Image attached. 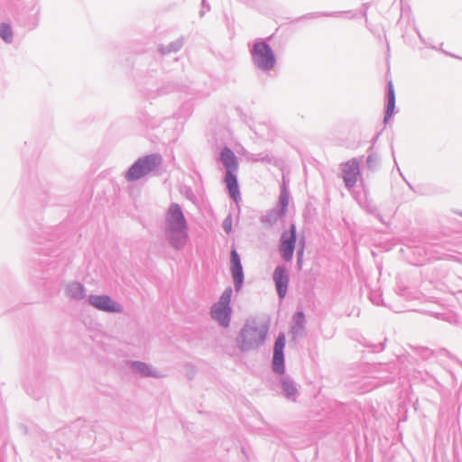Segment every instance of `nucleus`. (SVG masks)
Returning a JSON list of instances; mask_svg holds the SVG:
<instances>
[{
  "label": "nucleus",
  "mask_w": 462,
  "mask_h": 462,
  "mask_svg": "<svg viewBox=\"0 0 462 462\" xmlns=\"http://www.w3.org/2000/svg\"><path fill=\"white\" fill-rule=\"evenodd\" d=\"M220 160L226 169V172H235L238 169V161L235 153L229 148H224L220 154Z\"/></svg>",
  "instance_id": "9b49d317"
},
{
  "label": "nucleus",
  "mask_w": 462,
  "mask_h": 462,
  "mask_svg": "<svg viewBox=\"0 0 462 462\" xmlns=\"http://www.w3.org/2000/svg\"><path fill=\"white\" fill-rule=\"evenodd\" d=\"M296 244V226L291 225L289 231H284L282 234L279 252L284 261L290 262L292 260L293 253Z\"/></svg>",
  "instance_id": "39448f33"
},
{
  "label": "nucleus",
  "mask_w": 462,
  "mask_h": 462,
  "mask_svg": "<svg viewBox=\"0 0 462 462\" xmlns=\"http://www.w3.org/2000/svg\"><path fill=\"white\" fill-rule=\"evenodd\" d=\"M304 247H305V242H304V239L301 238V239H300L299 249H298V252H297L298 264L300 266L301 265L302 259H303Z\"/></svg>",
  "instance_id": "f3484780"
},
{
  "label": "nucleus",
  "mask_w": 462,
  "mask_h": 462,
  "mask_svg": "<svg viewBox=\"0 0 462 462\" xmlns=\"http://www.w3.org/2000/svg\"><path fill=\"white\" fill-rule=\"evenodd\" d=\"M388 100H395V94L393 90V86L392 82H389L388 85Z\"/></svg>",
  "instance_id": "aec40b11"
},
{
  "label": "nucleus",
  "mask_w": 462,
  "mask_h": 462,
  "mask_svg": "<svg viewBox=\"0 0 462 462\" xmlns=\"http://www.w3.org/2000/svg\"><path fill=\"white\" fill-rule=\"evenodd\" d=\"M167 223L171 233V239L175 247L182 246L186 239V223L180 208L178 205H172L168 213Z\"/></svg>",
  "instance_id": "f257e3e1"
},
{
  "label": "nucleus",
  "mask_w": 462,
  "mask_h": 462,
  "mask_svg": "<svg viewBox=\"0 0 462 462\" xmlns=\"http://www.w3.org/2000/svg\"><path fill=\"white\" fill-rule=\"evenodd\" d=\"M281 208L273 210L267 216V221L269 223L274 222L277 218H280L285 215L286 208L288 205V199L285 196L281 198Z\"/></svg>",
  "instance_id": "ddd939ff"
},
{
  "label": "nucleus",
  "mask_w": 462,
  "mask_h": 462,
  "mask_svg": "<svg viewBox=\"0 0 462 462\" xmlns=\"http://www.w3.org/2000/svg\"><path fill=\"white\" fill-rule=\"evenodd\" d=\"M225 182L231 198L237 201L240 197V191L236 175L233 172H226Z\"/></svg>",
  "instance_id": "f8f14e48"
},
{
  "label": "nucleus",
  "mask_w": 462,
  "mask_h": 462,
  "mask_svg": "<svg viewBox=\"0 0 462 462\" xmlns=\"http://www.w3.org/2000/svg\"><path fill=\"white\" fill-rule=\"evenodd\" d=\"M253 332H254V329L253 328H246L242 332V337H247L249 336H252Z\"/></svg>",
  "instance_id": "412c9836"
},
{
  "label": "nucleus",
  "mask_w": 462,
  "mask_h": 462,
  "mask_svg": "<svg viewBox=\"0 0 462 462\" xmlns=\"http://www.w3.org/2000/svg\"><path fill=\"white\" fill-rule=\"evenodd\" d=\"M68 291L72 298H82L84 295L83 287L79 283H73L69 285Z\"/></svg>",
  "instance_id": "4468645a"
},
{
  "label": "nucleus",
  "mask_w": 462,
  "mask_h": 462,
  "mask_svg": "<svg viewBox=\"0 0 462 462\" xmlns=\"http://www.w3.org/2000/svg\"><path fill=\"white\" fill-rule=\"evenodd\" d=\"M231 296L232 289L231 287H227L222 293L218 302L213 306L211 310L212 318L224 327H227L230 320L231 310L229 304Z\"/></svg>",
  "instance_id": "7ed1b4c3"
},
{
  "label": "nucleus",
  "mask_w": 462,
  "mask_h": 462,
  "mask_svg": "<svg viewBox=\"0 0 462 462\" xmlns=\"http://www.w3.org/2000/svg\"><path fill=\"white\" fill-rule=\"evenodd\" d=\"M273 280L275 282L278 294L281 298H283L286 294L287 286L289 282L286 271L283 267L278 266L273 273Z\"/></svg>",
  "instance_id": "9d476101"
},
{
  "label": "nucleus",
  "mask_w": 462,
  "mask_h": 462,
  "mask_svg": "<svg viewBox=\"0 0 462 462\" xmlns=\"http://www.w3.org/2000/svg\"><path fill=\"white\" fill-rule=\"evenodd\" d=\"M282 387H283V390L287 393L288 396H292L297 392V389L295 388L293 383H291V382H288V381H283L282 382Z\"/></svg>",
  "instance_id": "dca6fc26"
},
{
  "label": "nucleus",
  "mask_w": 462,
  "mask_h": 462,
  "mask_svg": "<svg viewBox=\"0 0 462 462\" xmlns=\"http://www.w3.org/2000/svg\"><path fill=\"white\" fill-rule=\"evenodd\" d=\"M343 179L347 187H353L359 173V163L356 160H350L343 165Z\"/></svg>",
  "instance_id": "6e6552de"
},
{
  "label": "nucleus",
  "mask_w": 462,
  "mask_h": 462,
  "mask_svg": "<svg viewBox=\"0 0 462 462\" xmlns=\"http://www.w3.org/2000/svg\"><path fill=\"white\" fill-rule=\"evenodd\" d=\"M254 62L263 69H270L273 67L275 59L270 47L264 42H257L252 51Z\"/></svg>",
  "instance_id": "20e7f679"
},
{
  "label": "nucleus",
  "mask_w": 462,
  "mask_h": 462,
  "mask_svg": "<svg viewBox=\"0 0 462 462\" xmlns=\"http://www.w3.org/2000/svg\"><path fill=\"white\" fill-rule=\"evenodd\" d=\"M89 302L91 305L100 310L108 312L122 311V307L120 304L113 301L108 296H90Z\"/></svg>",
  "instance_id": "0eeeda50"
},
{
  "label": "nucleus",
  "mask_w": 462,
  "mask_h": 462,
  "mask_svg": "<svg viewBox=\"0 0 462 462\" xmlns=\"http://www.w3.org/2000/svg\"><path fill=\"white\" fill-rule=\"evenodd\" d=\"M133 367H134L135 370H137V371H139V372H141V373H143V374H149V373H148V367H147V365H146L145 364H143V363H141V362H135V363H134V364H133Z\"/></svg>",
  "instance_id": "a211bd4d"
},
{
  "label": "nucleus",
  "mask_w": 462,
  "mask_h": 462,
  "mask_svg": "<svg viewBox=\"0 0 462 462\" xmlns=\"http://www.w3.org/2000/svg\"><path fill=\"white\" fill-rule=\"evenodd\" d=\"M266 333H267V328L265 327H263V329L261 330L260 342H263L264 340Z\"/></svg>",
  "instance_id": "4be33fe9"
},
{
  "label": "nucleus",
  "mask_w": 462,
  "mask_h": 462,
  "mask_svg": "<svg viewBox=\"0 0 462 462\" xmlns=\"http://www.w3.org/2000/svg\"><path fill=\"white\" fill-rule=\"evenodd\" d=\"M285 347V335L283 333L280 334L277 337L274 348H273V367L275 373L283 374L284 367V356L283 350Z\"/></svg>",
  "instance_id": "423d86ee"
},
{
  "label": "nucleus",
  "mask_w": 462,
  "mask_h": 462,
  "mask_svg": "<svg viewBox=\"0 0 462 462\" xmlns=\"http://www.w3.org/2000/svg\"><path fill=\"white\" fill-rule=\"evenodd\" d=\"M395 107V100H388L385 120L392 116Z\"/></svg>",
  "instance_id": "6ab92c4d"
},
{
  "label": "nucleus",
  "mask_w": 462,
  "mask_h": 462,
  "mask_svg": "<svg viewBox=\"0 0 462 462\" xmlns=\"http://www.w3.org/2000/svg\"><path fill=\"white\" fill-rule=\"evenodd\" d=\"M0 36L7 42L12 40L13 32L11 27L8 24H0Z\"/></svg>",
  "instance_id": "2eb2a0df"
},
{
  "label": "nucleus",
  "mask_w": 462,
  "mask_h": 462,
  "mask_svg": "<svg viewBox=\"0 0 462 462\" xmlns=\"http://www.w3.org/2000/svg\"><path fill=\"white\" fill-rule=\"evenodd\" d=\"M297 319H298L299 320L303 319V314H302V313H300H300H298V314H297Z\"/></svg>",
  "instance_id": "5701e85b"
},
{
  "label": "nucleus",
  "mask_w": 462,
  "mask_h": 462,
  "mask_svg": "<svg viewBox=\"0 0 462 462\" xmlns=\"http://www.w3.org/2000/svg\"><path fill=\"white\" fill-rule=\"evenodd\" d=\"M161 157L149 155L138 160L127 171L126 179L135 180L152 171L161 163Z\"/></svg>",
  "instance_id": "f03ea898"
},
{
  "label": "nucleus",
  "mask_w": 462,
  "mask_h": 462,
  "mask_svg": "<svg viewBox=\"0 0 462 462\" xmlns=\"http://www.w3.org/2000/svg\"><path fill=\"white\" fill-rule=\"evenodd\" d=\"M231 271L236 290H239L243 283V268L240 257L236 250L231 252Z\"/></svg>",
  "instance_id": "1a4fd4ad"
}]
</instances>
